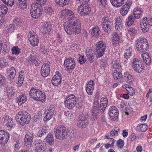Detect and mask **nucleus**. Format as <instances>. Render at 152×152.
Returning <instances> with one entry per match:
<instances>
[{
  "mask_svg": "<svg viewBox=\"0 0 152 152\" xmlns=\"http://www.w3.org/2000/svg\"><path fill=\"white\" fill-rule=\"evenodd\" d=\"M39 57L37 56V54L35 53H33L30 54L26 59L27 63L29 64H38L39 63Z\"/></svg>",
  "mask_w": 152,
  "mask_h": 152,
  "instance_id": "nucleus-15",
  "label": "nucleus"
},
{
  "mask_svg": "<svg viewBox=\"0 0 152 152\" xmlns=\"http://www.w3.org/2000/svg\"><path fill=\"white\" fill-rule=\"evenodd\" d=\"M112 66L114 68L118 69L121 66L119 61L115 60L113 62Z\"/></svg>",
  "mask_w": 152,
  "mask_h": 152,
  "instance_id": "nucleus-56",
  "label": "nucleus"
},
{
  "mask_svg": "<svg viewBox=\"0 0 152 152\" xmlns=\"http://www.w3.org/2000/svg\"><path fill=\"white\" fill-rule=\"evenodd\" d=\"M100 104L103 105H105L106 107L108 104V100L106 98H102L100 102Z\"/></svg>",
  "mask_w": 152,
  "mask_h": 152,
  "instance_id": "nucleus-55",
  "label": "nucleus"
},
{
  "mask_svg": "<svg viewBox=\"0 0 152 152\" xmlns=\"http://www.w3.org/2000/svg\"><path fill=\"white\" fill-rule=\"evenodd\" d=\"M134 20V16L130 15L126 20V25L129 26H131L133 24Z\"/></svg>",
  "mask_w": 152,
  "mask_h": 152,
  "instance_id": "nucleus-43",
  "label": "nucleus"
},
{
  "mask_svg": "<svg viewBox=\"0 0 152 152\" xmlns=\"http://www.w3.org/2000/svg\"><path fill=\"white\" fill-rule=\"evenodd\" d=\"M124 77L126 81L128 83H132L134 80L133 76L129 73L125 72L124 75Z\"/></svg>",
  "mask_w": 152,
  "mask_h": 152,
  "instance_id": "nucleus-25",
  "label": "nucleus"
},
{
  "mask_svg": "<svg viewBox=\"0 0 152 152\" xmlns=\"http://www.w3.org/2000/svg\"><path fill=\"white\" fill-rule=\"evenodd\" d=\"M135 43L136 49L140 53L145 52L148 48V45H147L145 44L143 45L140 43Z\"/></svg>",
  "mask_w": 152,
  "mask_h": 152,
  "instance_id": "nucleus-20",
  "label": "nucleus"
},
{
  "mask_svg": "<svg viewBox=\"0 0 152 152\" xmlns=\"http://www.w3.org/2000/svg\"><path fill=\"white\" fill-rule=\"evenodd\" d=\"M42 7H38V6L32 4L30 10L31 16L34 18H37L42 14Z\"/></svg>",
  "mask_w": 152,
  "mask_h": 152,
  "instance_id": "nucleus-6",
  "label": "nucleus"
},
{
  "mask_svg": "<svg viewBox=\"0 0 152 152\" xmlns=\"http://www.w3.org/2000/svg\"><path fill=\"white\" fill-rule=\"evenodd\" d=\"M102 24H110V23H113L112 21L108 17H104L103 18L102 20Z\"/></svg>",
  "mask_w": 152,
  "mask_h": 152,
  "instance_id": "nucleus-49",
  "label": "nucleus"
},
{
  "mask_svg": "<svg viewBox=\"0 0 152 152\" xmlns=\"http://www.w3.org/2000/svg\"><path fill=\"white\" fill-rule=\"evenodd\" d=\"M5 121L6 123V125L10 129H11L14 126V122L12 119L10 118L9 116H6L5 118Z\"/></svg>",
  "mask_w": 152,
  "mask_h": 152,
  "instance_id": "nucleus-35",
  "label": "nucleus"
},
{
  "mask_svg": "<svg viewBox=\"0 0 152 152\" xmlns=\"http://www.w3.org/2000/svg\"><path fill=\"white\" fill-rule=\"evenodd\" d=\"M69 0H56L57 5L60 7H64L68 4Z\"/></svg>",
  "mask_w": 152,
  "mask_h": 152,
  "instance_id": "nucleus-37",
  "label": "nucleus"
},
{
  "mask_svg": "<svg viewBox=\"0 0 152 152\" xmlns=\"http://www.w3.org/2000/svg\"><path fill=\"white\" fill-rule=\"evenodd\" d=\"M56 138L61 140L66 138L67 134V129L63 125L57 127L54 131Z\"/></svg>",
  "mask_w": 152,
  "mask_h": 152,
  "instance_id": "nucleus-4",
  "label": "nucleus"
},
{
  "mask_svg": "<svg viewBox=\"0 0 152 152\" xmlns=\"http://www.w3.org/2000/svg\"><path fill=\"white\" fill-rule=\"evenodd\" d=\"M119 19H117L115 22V29L118 31H120L123 30L122 23L119 20Z\"/></svg>",
  "mask_w": 152,
  "mask_h": 152,
  "instance_id": "nucleus-42",
  "label": "nucleus"
},
{
  "mask_svg": "<svg viewBox=\"0 0 152 152\" xmlns=\"http://www.w3.org/2000/svg\"><path fill=\"white\" fill-rule=\"evenodd\" d=\"M124 142L121 139H120L117 141V145L118 147L122 148L124 145Z\"/></svg>",
  "mask_w": 152,
  "mask_h": 152,
  "instance_id": "nucleus-64",
  "label": "nucleus"
},
{
  "mask_svg": "<svg viewBox=\"0 0 152 152\" xmlns=\"http://www.w3.org/2000/svg\"><path fill=\"white\" fill-rule=\"evenodd\" d=\"M15 26L13 24H10L7 26L6 29V33H10L14 31Z\"/></svg>",
  "mask_w": 152,
  "mask_h": 152,
  "instance_id": "nucleus-50",
  "label": "nucleus"
},
{
  "mask_svg": "<svg viewBox=\"0 0 152 152\" xmlns=\"http://www.w3.org/2000/svg\"><path fill=\"white\" fill-rule=\"evenodd\" d=\"M108 114L111 119L115 120L118 118L119 114L118 109L115 106L112 107L110 108Z\"/></svg>",
  "mask_w": 152,
  "mask_h": 152,
  "instance_id": "nucleus-16",
  "label": "nucleus"
},
{
  "mask_svg": "<svg viewBox=\"0 0 152 152\" xmlns=\"http://www.w3.org/2000/svg\"><path fill=\"white\" fill-rule=\"evenodd\" d=\"M133 69L137 73H141L144 69V66L143 63H141L140 65L132 66Z\"/></svg>",
  "mask_w": 152,
  "mask_h": 152,
  "instance_id": "nucleus-30",
  "label": "nucleus"
},
{
  "mask_svg": "<svg viewBox=\"0 0 152 152\" xmlns=\"http://www.w3.org/2000/svg\"><path fill=\"white\" fill-rule=\"evenodd\" d=\"M31 117L30 114L24 111H20L17 114L15 118L16 121L18 122L22 126L25 124H28L30 120Z\"/></svg>",
  "mask_w": 152,
  "mask_h": 152,
  "instance_id": "nucleus-2",
  "label": "nucleus"
},
{
  "mask_svg": "<svg viewBox=\"0 0 152 152\" xmlns=\"http://www.w3.org/2000/svg\"><path fill=\"white\" fill-rule=\"evenodd\" d=\"M143 60L147 65H150L151 63V58L148 53H143L141 54Z\"/></svg>",
  "mask_w": 152,
  "mask_h": 152,
  "instance_id": "nucleus-26",
  "label": "nucleus"
},
{
  "mask_svg": "<svg viewBox=\"0 0 152 152\" xmlns=\"http://www.w3.org/2000/svg\"><path fill=\"white\" fill-rule=\"evenodd\" d=\"M61 77L54 75L52 80V83L55 86H57L61 83Z\"/></svg>",
  "mask_w": 152,
  "mask_h": 152,
  "instance_id": "nucleus-28",
  "label": "nucleus"
},
{
  "mask_svg": "<svg viewBox=\"0 0 152 152\" xmlns=\"http://www.w3.org/2000/svg\"><path fill=\"white\" fill-rule=\"evenodd\" d=\"M131 5V3L129 2L127 4H125L122 7L120 10V13L122 15L124 16L127 14L129 11L130 6Z\"/></svg>",
  "mask_w": 152,
  "mask_h": 152,
  "instance_id": "nucleus-22",
  "label": "nucleus"
},
{
  "mask_svg": "<svg viewBox=\"0 0 152 152\" xmlns=\"http://www.w3.org/2000/svg\"><path fill=\"white\" fill-rule=\"evenodd\" d=\"M86 54L88 58V61L90 63H91L93 61V59L94 58V56L90 54V53H88L87 52Z\"/></svg>",
  "mask_w": 152,
  "mask_h": 152,
  "instance_id": "nucleus-61",
  "label": "nucleus"
},
{
  "mask_svg": "<svg viewBox=\"0 0 152 152\" xmlns=\"http://www.w3.org/2000/svg\"><path fill=\"white\" fill-rule=\"evenodd\" d=\"M99 111V107L97 106H94L92 109V115L93 116L94 119L95 120L96 118V115L98 111Z\"/></svg>",
  "mask_w": 152,
  "mask_h": 152,
  "instance_id": "nucleus-48",
  "label": "nucleus"
},
{
  "mask_svg": "<svg viewBox=\"0 0 152 152\" xmlns=\"http://www.w3.org/2000/svg\"><path fill=\"white\" fill-rule=\"evenodd\" d=\"M5 92L9 97H12L15 94L17 91L11 86H7L5 88Z\"/></svg>",
  "mask_w": 152,
  "mask_h": 152,
  "instance_id": "nucleus-19",
  "label": "nucleus"
},
{
  "mask_svg": "<svg viewBox=\"0 0 152 152\" xmlns=\"http://www.w3.org/2000/svg\"><path fill=\"white\" fill-rule=\"evenodd\" d=\"M4 1V3L9 6H12L14 3V0H6V1L5 0Z\"/></svg>",
  "mask_w": 152,
  "mask_h": 152,
  "instance_id": "nucleus-63",
  "label": "nucleus"
},
{
  "mask_svg": "<svg viewBox=\"0 0 152 152\" xmlns=\"http://www.w3.org/2000/svg\"><path fill=\"white\" fill-rule=\"evenodd\" d=\"M142 20L145 22L146 24H148V25L152 26V17L147 18H143Z\"/></svg>",
  "mask_w": 152,
  "mask_h": 152,
  "instance_id": "nucleus-54",
  "label": "nucleus"
},
{
  "mask_svg": "<svg viewBox=\"0 0 152 152\" xmlns=\"http://www.w3.org/2000/svg\"><path fill=\"white\" fill-rule=\"evenodd\" d=\"M106 46L103 43L100 41L97 43L96 45V49L97 56L99 57H101L104 54Z\"/></svg>",
  "mask_w": 152,
  "mask_h": 152,
  "instance_id": "nucleus-10",
  "label": "nucleus"
},
{
  "mask_svg": "<svg viewBox=\"0 0 152 152\" xmlns=\"http://www.w3.org/2000/svg\"><path fill=\"white\" fill-rule=\"evenodd\" d=\"M119 131V128L118 127L114 128L113 129H112L110 132V135L111 137H113L114 135H117Z\"/></svg>",
  "mask_w": 152,
  "mask_h": 152,
  "instance_id": "nucleus-53",
  "label": "nucleus"
},
{
  "mask_svg": "<svg viewBox=\"0 0 152 152\" xmlns=\"http://www.w3.org/2000/svg\"><path fill=\"white\" fill-rule=\"evenodd\" d=\"M66 18L68 19L69 21H74L75 20L77 21L79 20L75 17L73 12L69 10Z\"/></svg>",
  "mask_w": 152,
  "mask_h": 152,
  "instance_id": "nucleus-36",
  "label": "nucleus"
},
{
  "mask_svg": "<svg viewBox=\"0 0 152 152\" xmlns=\"http://www.w3.org/2000/svg\"><path fill=\"white\" fill-rule=\"evenodd\" d=\"M48 130L47 129L46 126H43L39 129L37 133V136L39 137H42L45 136L46 134L48 133Z\"/></svg>",
  "mask_w": 152,
  "mask_h": 152,
  "instance_id": "nucleus-24",
  "label": "nucleus"
},
{
  "mask_svg": "<svg viewBox=\"0 0 152 152\" xmlns=\"http://www.w3.org/2000/svg\"><path fill=\"white\" fill-rule=\"evenodd\" d=\"M46 3V0H36L33 3L34 5L38 6V7H42V6H44Z\"/></svg>",
  "mask_w": 152,
  "mask_h": 152,
  "instance_id": "nucleus-44",
  "label": "nucleus"
},
{
  "mask_svg": "<svg viewBox=\"0 0 152 152\" xmlns=\"http://www.w3.org/2000/svg\"><path fill=\"white\" fill-rule=\"evenodd\" d=\"M24 73L23 71H21L19 73V76H18V87H20L22 85L24 79Z\"/></svg>",
  "mask_w": 152,
  "mask_h": 152,
  "instance_id": "nucleus-34",
  "label": "nucleus"
},
{
  "mask_svg": "<svg viewBox=\"0 0 152 152\" xmlns=\"http://www.w3.org/2000/svg\"><path fill=\"white\" fill-rule=\"evenodd\" d=\"M88 118L85 115L80 116L77 122V126L80 128H85L88 124Z\"/></svg>",
  "mask_w": 152,
  "mask_h": 152,
  "instance_id": "nucleus-14",
  "label": "nucleus"
},
{
  "mask_svg": "<svg viewBox=\"0 0 152 152\" xmlns=\"http://www.w3.org/2000/svg\"><path fill=\"white\" fill-rule=\"evenodd\" d=\"M113 76L114 80L117 82H121L123 78L122 74L119 71L116 70L114 71Z\"/></svg>",
  "mask_w": 152,
  "mask_h": 152,
  "instance_id": "nucleus-21",
  "label": "nucleus"
},
{
  "mask_svg": "<svg viewBox=\"0 0 152 152\" xmlns=\"http://www.w3.org/2000/svg\"><path fill=\"white\" fill-rule=\"evenodd\" d=\"M132 51L130 49L127 50L126 52L124 53V56L126 59L129 58L131 56Z\"/></svg>",
  "mask_w": 152,
  "mask_h": 152,
  "instance_id": "nucleus-58",
  "label": "nucleus"
},
{
  "mask_svg": "<svg viewBox=\"0 0 152 152\" xmlns=\"http://www.w3.org/2000/svg\"><path fill=\"white\" fill-rule=\"evenodd\" d=\"M97 1L99 4L101 6L105 7L107 5V0H97Z\"/></svg>",
  "mask_w": 152,
  "mask_h": 152,
  "instance_id": "nucleus-60",
  "label": "nucleus"
},
{
  "mask_svg": "<svg viewBox=\"0 0 152 152\" xmlns=\"http://www.w3.org/2000/svg\"><path fill=\"white\" fill-rule=\"evenodd\" d=\"M113 26V23H110V24H102V27L103 30L107 33H109L111 32V28Z\"/></svg>",
  "mask_w": 152,
  "mask_h": 152,
  "instance_id": "nucleus-33",
  "label": "nucleus"
},
{
  "mask_svg": "<svg viewBox=\"0 0 152 152\" xmlns=\"http://www.w3.org/2000/svg\"><path fill=\"white\" fill-rule=\"evenodd\" d=\"M41 115H40L38 113L37 115H35L33 117L34 122L35 123L37 124H39L41 122Z\"/></svg>",
  "mask_w": 152,
  "mask_h": 152,
  "instance_id": "nucleus-46",
  "label": "nucleus"
},
{
  "mask_svg": "<svg viewBox=\"0 0 152 152\" xmlns=\"http://www.w3.org/2000/svg\"><path fill=\"white\" fill-rule=\"evenodd\" d=\"M78 61L80 64H83L85 63L86 59L84 58V56H79Z\"/></svg>",
  "mask_w": 152,
  "mask_h": 152,
  "instance_id": "nucleus-62",
  "label": "nucleus"
},
{
  "mask_svg": "<svg viewBox=\"0 0 152 152\" xmlns=\"http://www.w3.org/2000/svg\"><path fill=\"white\" fill-rule=\"evenodd\" d=\"M29 95L30 98L36 101L44 102L46 96L44 92L33 87L30 89Z\"/></svg>",
  "mask_w": 152,
  "mask_h": 152,
  "instance_id": "nucleus-3",
  "label": "nucleus"
},
{
  "mask_svg": "<svg viewBox=\"0 0 152 152\" xmlns=\"http://www.w3.org/2000/svg\"><path fill=\"white\" fill-rule=\"evenodd\" d=\"M142 62L137 58H134L132 61V66L135 65H140Z\"/></svg>",
  "mask_w": 152,
  "mask_h": 152,
  "instance_id": "nucleus-57",
  "label": "nucleus"
},
{
  "mask_svg": "<svg viewBox=\"0 0 152 152\" xmlns=\"http://www.w3.org/2000/svg\"><path fill=\"white\" fill-rule=\"evenodd\" d=\"M69 11V10L68 9H65L62 10L61 12V15L63 18H66Z\"/></svg>",
  "mask_w": 152,
  "mask_h": 152,
  "instance_id": "nucleus-59",
  "label": "nucleus"
},
{
  "mask_svg": "<svg viewBox=\"0 0 152 152\" xmlns=\"http://www.w3.org/2000/svg\"><path fill=\"white\" fill-rule=\"evenodd\" d=\"M55 110V107L53 105H50L45 112V114L43 120L47 122L50 120L53 117Z\"/></svg>",
  "mask_w": 152,
  "mask_h": 152,
  "instance_id": "nucleus-7",
  "label": "nucleus"
},
{
  "mask_svg": "<svg viewBox=\"0 0 152 152\" xmlns=\"http://www.w3.org/2000/svg\"><path fill=\"white\" fill-rule=\"evenodd\" d=\"M77 10L80 15L85 16L90 12L91 8L88 5L82 4L78 7Z\"/></svg>",
  "mask_w": 152,
  "mask_h": 152,
  "instance_id": "nucleus-11",
  "label": "nucleus"
},
{
  "mask_svg": "<svg viewBox=\"0 0 152 152\" xmlns=\"http://www.w3.org/2000/svg\"><path fill=\"white\" fill-rule=\"evenodd\" d=\"M52 28L51 23L46 22L42 27V32L43 34H48Z\"/></svg>",
  "mask_w": 152,
  "mask_h": 152,
  "instance_id": "nucleus-23",
  "label": "nucleus"
},
{
  "mask_svg": "<svg viewBox=\"0 0 152 152\" xmlns=\"http://www.w3.org/2000/svg\"><path fill=\"white\" fill-rule=\"evenodd\" d=\"M50 65L48 63L43 64L41 68V73L42 75L44 77H46L48 76L50 70Z\"/></svg>",
  "mask_w": 152,
  "mask_h": 152,
  "instance_id": "nucleus-18",
  "label": "nucleus"
},
{
  "mask_svg": "<svg viewBox=\"0 0 152 152\" xmlns=\"http://www.w3.org/2000/svg\"><path fill=\"white\" fill-rule=\"evenodd\" d=\"M9 74L8 79L10 80H13L16 74V71L14 67H12L8 71Z\"/></svg>",
  "mask_w": 152,
  "mask_h": 152,
  "instance_id": "nucleus-27",
  "label": "nucleus"
},
{
  "mask_svg": "<svg viewBox=\"0 0 152 152\" xmlns=\"http://www.w3.org/2000/svg\"><path fill=\"white\" fill-rule=\"evenodd\" d=\"M17 100L16 101L18 103L19 105H21L25 102L27 100V98L26 96L24 94H22L19 96L17 97Z\"/></svg>",
  "mask_w": 152,
  "mask_h": 152,
  "instance_id": "nucleus-31",
  "label": "nucleus"
},
{
  "mask_svg": "<svg viewBox=\"0 0 152 152\" xmlns=\"http://www.w3.org/2000/svg\"><path fill=\"white\" fill-rule=\"evenodd\" d=\"M77 99L74 94H70L67 96L64 101L65 106L69 109L73 108L76 104Z\"/></svg>",
  "mask_w": 152,
  "mask_h": 152,
  "instance_id": "nucleus-5",
  "label": "nucleus"
},
{
  "mask_svg": "<svg viewBox=\"0 0 152 152\" xmlns=\"http://www.w3.org/2000/svg\"><path fill=\"white\" fill-rule=\"evenodd\" d=\"M19 7L24 10L27 8V4L26 0H18Z\"/></svg>",
  "mask_w": 152,
  "mask_h": 152,
  "instance_id": "nucleus-45",
  "label": "nucleus"
},
{
  "mask_svg": "<svg viewBox=\"0 0 152 152\" xmlns=\"http://www.w3.org/2000/svg\"><path fill=\"white\" fill-rule=\"evenodd\" d=\"M35 152H45L46 144L43 143L40 140H37L35 143Z\"/></svg>",
  "mask_w": 152,
  "mask_h": 152,
  "instance_id": "nucleus-12",
  "label": "nucleus"
},
{
  "mask_svg": "<svg viewBox=\"0 0 152 152\" xmlns=\"http://www.w3.org/2000/svg\"><path fill=\"white\" fill-rule=\"evenodd\" d=\"M146 22L143 21L142 20L140 21V27L141 29L143 32H147L149 29V26L145 23Z\"/></svg>",
  "mask_w": 152,
  "mask_h": 152,
  "instance_id": "nucleus-38",
  "label": "nucleus"
},
{
  "mask_svg": "<svg viewBox=\"0 0 152 152\" xmlns=\"http://www.w3.org/2000/svg\"><path fill=\"white\" fill-rule=\"evenodd\" d=\"M66 33L69 34H77L81 31V23L80 20L69 21L67 25L64 26Z\"/></svg>",
  "mask_w": 152,
  "mask_h": 152,
  "instance_id": "nucleus-1",
  "label": "nucleus"
},
{
  "mask_svg": "<svg viewBox=\"0 0 152 152\" xmlns=\"http://www.w3.org/2000/svg\"><path fill=\"white\" fill-rule=\"evenodd\" d=\"M46 141L50 145H52L54 142L53 135L51 133H49L46 137Z\"/></svg>",
  "mask_w": 152,
  "mask_h": 152,
  "instance_id": "nucleus-40",
  "label": "nucleus"
},
{
  "mask_svg": "<svg viewBox=\"0 0 152 152\" xmlns=\"http://www.w3.org/2000/svg\"><path fill=\"white\" fill-rule=\"evenodd\" d=\"M28 40L33 46L38 45L39 42L38 35L33 31H30L28 35Z\"/></svg>",
  "mask_w": 152,
  "mask_h": 152,
  "instance_id": "nucleus-9",
  "label": "nucleus"
},
{
  "mask_svg": "<svg viewBox=\"0 0 152 152\" xmlns=\"http://www.w3.org/2000/svg\"><path fill=\"white\" fill-rule=\"evenodd\" d=\"M113 6L117 7L122 6L124 3V0H110Z\"/></svg>",
  "mask_w": 152,
  "mask_h": 152,
  "instance_id": "nucleus-32",
  "label": "nucleus"
},
{
  "mask_svg": "<svg viewBox=\"0 0 152 152\" xmlns=\"http://www.w3.org/2000/svg\"><path fill=\"white\" fill-rule=\"evenodd\" d=\"M113 44L115 47L118 46L120 42V38L118 34L117 33H115L113 35Z\"/></svg>",
  "mask_w": 152,
  "mask_h": 152,
  "instance_id": "nucleus-29",
  "label": "nucleus"
},
{
  "mask_svg": "<svg viewBox=\"0 0 152 152\" xmlns=\"http://www.w3.org/2000/svg\"><path fill=\"white\" fill-rule=\"evenodd\" d=\"M99 30L98 27H95L92 29L91 31V35L94 37H97L99 35Z\"/></svg>",
  "mask_w": 152,
  "mask_h": 152,
  "instance_id": "nucleus-41",
  "label": "nucleus"
},
{
  "mask_svg": "<svg viewBox=\"0 0 152 152\" xmlns=\"http://www.w3.org/2000/svg\"><path fill=\"white\" fill-rule=\"evenodd\" d=\"M135 43H140V44L144 45V44H146L147 45H148V41L146 39L144 38H140L139 39H138L137 41H136Z\"/></svg>",
  "mask_w": 152,
  "mask_h": 152,
  "instance_id": "nucleus-52",
  "label": "nucleus"
},
{
  "mask_svg": "<svg viewBox=\"0 0 152 152\" xmlns=\"http://www.w3.org/2000/svg\"><path fill=\"white\" fill-rule=\"evenodd\" d=\"M34 137V133L33 132L27 133L25 136L24 142V145L26 146L27 145H29L30 146H31L32 145Z\"/></svg>",
  "mask_w": 152,
  "mask_h": 152,
  "instance_id": "nucleus-17",
  "label": "nucleus"
},
{
  "mask_svg": "<svg viewBox=\"0 0 152 152\" xmlns=\"http://www.w3.org/2000/svg\"><path fill=\"white\" fill-rule=\"evenodd\" d=\"M147 126L145 124H141L137 127V130L142 132L145 131L147 129Z\"/></svg>",
  "mask_w": 152,
  "mask_h": 152,
  "instance_id": "nucleus-47",
  "label": "nucleus"
},
{
  "mask_svg": "<svg viewBox=\"0 0 152 152\" xmlns=\"http://www.w3.org/2000/svg\"><path fill=\"white\" fill-rule=\"evenodd\" d=\"M64 66L66 68V70L70 72L73 70L75 66V63L74 59L71 58H68L64 61Z\"/></svg>",
  "mask_w": 152,
  "mask_h": 152,
  "instance_id": "nucleus-8",
  "label": "nucleus"
},
{
  "mask_svg": "<svg viewBox=\"0 0 152 152\" xmlns=\"http://www.w3.org/2000/svg\"><path fill=\"white\" fill-rule=\"evenodd\" d=\"M10 138L8 133L5 131L0 130V144L4 145L8 142Z\"/></svg>",
  "mask_w": 152,
  "mask_h": 152,
  "instance_id": "nucleus-13",
  "label": "nucleus"
},
{
  "mask_svg": "<svg viewBox=\"0 0 152 152\" xmlns=\"http://www.w3.org/2000/svg\"><path fill=\"white\" fill-rule=\"evenodd\" d=\"M8 9L7 7L4 5H0V16H3L7 13Z\"/></svg>",
  "mask_w": 152,
  "mask_h": 152,
  "instance_id": "nucleus-39",
  "label": "nucleus"
},
{
  "mask_svg": "<svg viewBox=\"0 0 152 152\" xmlns=\"http://www.w3.org/2000/svg\"><path fill=\"white\" fill-rule=\"evenodd\" d=\"M12 54L17 55L20 53V49L17 46H14L11 49Z\"/></svg>",
  "mask_w": 152,
  "mask_h": 152,
  "instance_id": "nucleus-51",
  "label": "nucleus"
}]
</instances>
